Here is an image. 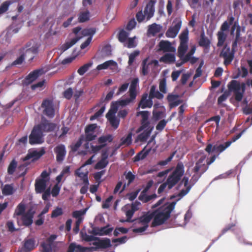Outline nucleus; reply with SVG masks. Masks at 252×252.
<instances>
[{
	"label": "nucleus",
	"instance_id": "obj_55",
	"mask_svg": "<svg viewBox=\"0 0 252 252\" xmlns=\"http://www.w3.org/2000/svg\"><path fill=\"white\" fill-rule=\"evenodd\" d=\"M129 86L128 83H125L123 84H122L119 88L117 92L116 93L117 95H119L121 94H123V93L125 92Z\"/></svg>",
	"mask_w": 252,
	"mask_h": 252
},
{
	"label": "nucleus",
	"instance_id": "obj_32",
	"mask_svg": "<svg viewBox=\"0 0 252 252\" xmlns=\"http://www.w3.org/2000/svg\"><path fill=\"white\" fill-rule=\"evenodd\" d=\"M174 53H173V54L166 53L160 58L159 61L161 62L166 63H174L176 60V57Z\"/></svg>",
	"mask_w": 252,
	"mask_h": 252
},
{
	"label": "nucleus",
	"instance_id": "obj_33",
	"mask_svg": "<svg viewBox=\"0 0 252 252\" xmlns=\"http://www.w3.org/2000/svg\"><path fill=\"white\" fill-rule=\"evenodd\" d=\"M125 176L126 179L127 180V183H125L123 186L120 192H122L125 188L132 183L135 178V176L131 171L125 172L124 174Z\"/></svg>",
	"mask_w": 252,
	"mask_h": 252
},
{
	"label": "nucleus",
	"instance_id": "obj_18",
	"mask_svg": "<svg viewBox=\"0 0 252 252\" xmlns=\"http://www.w3.org/2000/svg\"><path fill=\"white\" fill-rule=\"evenodd\" d=\"M54 151L56 155L57 161L60 163L62 162L66 154L65 146L63 144H59L55 147Z\"/></svg>",
	"mask_w": 252,
	"mask_h": 252
},
{
	"label": "nucleus",
	"instance_id": "obj_1",
	"mask_svg": "<svg viewBox=\"0 0 252 252\" xmlns=\"http://www.w3.org/2000/svg\"><path fill=\"white\" fill-rule=\"evenodd\" d=\"M176 204V201L165 204L154 213H148L135 220L134 224L136 228L133 229V232L139 234L144 232L148 228V224L153 217V226L162 224L169 218Z\"/></svg>",
	"mask_w": 252,
	"mask_h": 252
},
{
	"label": "nucleus",
	"instance_id": "obj_57",
	"mask_svg": "<svg viewBox=\"0 0 252 252\" xmlns=\"http://www.w3.org/2000/svg\"><path fill=\"white\" fill-rule=\"evenodd\" d=\"M159 89L161 93L163 94H165L166 93V79L165 78L162 79L160 81Z\"/></svg>",
	"mask_w": 252,
	"mask_h": 252
},
{
	"label": "nucleus",
	"instance_id": "obj_52",
	"mask_svg": "<svg viewBox=\"0 0 252 252\" xmlns=\"http://www.w3.org/2000/svg\"><path fill=\"white\" fill-rule=\"evenodd\" d=\"M112 231V228L103 227L99 230V232H94V233L95 235L98 234L100 235H108Z\"/></svg>",
	"mask_w": 252,
	"mask_h": 252
},
{
	"label": "nucleus",
	"instance_id": "obj_54",
	"mask_svg": "<svg viewBox=\"0 0 252 252\" xmlns=\"http://www.w3.org/2000/svg\"><path fill=\"white\" fill-rule=\"evenodd\" d=\"M17 166V162L15 160H13L10 163L8 167V173L9 174H13Z\"/></svg>",
	"mask_w": 252,
	"mask_h": 252
},
{
	"label": "nucleus",
	"instance_id": "obj_25",
	"mask_svg": "<svg viewBox=\"0 0 252 252\" xmlns=\"http://www.w3.org/2000/svg\"><path fill=\"white\" fill-rule=\"evenodd\" d=\"M25 210L26 206L23 202L19 204L15 210L14 213L13 214V218L16 219L18 225H20V217L26 213H25Z\"/></svg>",
	"mask_w": 252,
	"mask_h": 252
},
{
	"label": "nucleus",
	"instance_id": "obj_44",
	"mask_svg": "<svg viewBox=\"0 0 252 252\" xmlns=\"http://www.w3.org/2000/svg\"><path fill=\"white\" fill-rule=\"evenodd\" d=\"M131 142L132 133H129L126 136L123 137L121 138L120 146H128L131 143Z\"/></svg>",
	"mask_w": 252,
	"mask_h": 252
},
{
	"label": "nucleus",
	"instance_id": "obj_28",
	"mask_svg": "<svg viewBox=\"0 0 252 252\" xmlns=\"http://www.w3.org/2000/svg\"><path fill=\"white\" fill-rule=\"evenodd\" d=\"M180 96L178 94H169L167 96V100L169 103L170 108L178 106L182 101L179 99Z\"/></svg>",
	"mask_w": 252,
	"mask_h": 252
},
{
	"label": "nucleus",
	"instance_id": "obj_9",
	"mask_svg": "<svg viewBox=\"0 0 252 252\" xmlns=\"http://www.w3.org/2000/svg\"><path fill=\"white\" fill-rule=\"evenodd\" d=\"M227 87L229 91L234 93L236 100L241 101L245 91V84L236 80H232L228 84Z\"/></svg>",
	"mask_w": 252,
	"mask_h": 252
},
{
	"label": "nucleus",
	"instance_id": "obj_49",
	"mask_svg": "<svg viewBox=\"0 0 252 252\" xmlns=\"http://www.w3.org/2000/svg\"><path fill=\"white\" fill-rule=\"evenodd\" d=\"M108 164V161L105 160V158L101 159L95 165V169H101L105 168Z\"/></svg>",
	"mask_w": 252,
	"mask_h": 252
},
{
	"label": "nucleus",
	"instance_id": "obj_4",
	"mask_svg": "<svg viewBox=\"0 0 252 252\" xmlns=\"http://www.w3.org/2000/svg\"><path fill=\"white\" fill-rule=\"evenodd\" d=\"M86 241H93L91 244L93 246L90 247H83L76 243L70 244L67 252H94L99 251L101 249H105L111 246V242L109 239L100 240L92 235L85 234L82 236Z\"/></svg>",
	"mask_w": 252,
	"mask_h": 252
},
{
	"label": "nucleus",
	"instance_id": "obj_27",
	"mask_svg": "<svg viewBox=\"0 0 252 252\" xmlns=\"http://www.w3.org/2000/svg\"><path fill=\"white\" fill-rule=\"evenodd\" d=\"M159 48L160 50L164 52H176V48L174 47L171 42L168 41L161 40L159 43Z\"/></svg>",
	"mask_w": 252,
	"mask_h": 252
},
{
	"label": "nucleus",
	"instance_id": "obj_48",
	"mask_svg": "<svg viewBox=\"0 0 252 252\" xmlns=\"http://www.w3.org/2000/svg\"><path fill=\"white\" fill-rule=\"evenodd\" d=\"M140 52L138 50H135L130 53L128 56V64L131 65L135 60V58L139 55Z\"/></svg>",
	"mask_w": 252,
	"mask_h": 252
},
{
	"label": "nucleus",
	"instance_id": "obj_19",
	"mask_svg": "<svg viewBox=\"0 0 252 252\" xmlns=\"http://www.w3.org/2000/svg\"><path fill=\"white\" fill-rule=\"evenodd\" d=\"M182 26V21L174 22V25L170 27L166 32V36L169 38H174L178 34Z\"/></svg>",
	"mask_w": 252,
	"mask_h": 252
},
{
	"label": "nucleus",
	"instance_id": "obj_59",
	"mask_svg": "<svg viewBox=\"0 0 252 252\" xmlns=\"http://www.w3.org/2000/svg\"><path fill=\"white\" fill-rule=\"evenodd\" d=\"M113 198V196H110L102 203V207L103 209H107L111 205V201Z\"/></svg>",
	"mask_w": 252,
	"mask_h": 252
},
{
	"label": "nucleus",
	"instance_id": "obj_17",
	"mask_svg": "<svg viewBox=\"0 0 252 252\" xmlns=\"http://www.w3.org/2000/svg\"><path fill=\"white\" fill-rule=\"evenodd\" d=\"M110 69L113 71H118V63L113 60H109L104 63L99 64L93 71H99L102 69Z\"/></svg>",
	"mask_w": 252,
	"mask_h": 252
},
{
	"label": "nucleus",
	"instance_id": "obj_7",
	"mask_svg": "<svg viewBox=\"0 0 252 252\" xmlns=\"http://www.w3.org/2000/svg\"><path fill=\"white\" fill-rule=\"evenodd\" d=\"M244 131L245 130H243L236 135L234 136L232 138L231 140L227 141L224 144H221L219 145H215L213 147L211 144H208L205 148V151L209 154H211L213 152H216L218 153V155H219L226 148L229 147L233 142H235L237 140L239 139L241 137Z\"/></svg>",
	"mask_w": 252,
	"mask_h": 252
},
{
	"label": "nucleus",
	"instance_id": "obj_5",
	"mask_svg": "<svg viewBox=\"0 0 252 252\" xmlns=\"http://www.w3.org/2000/svg\"><path fill=\"white\" fill-rule=\"evenodd\" d=\"M185 173L184 166L182 162H178L174 170L168 176L166 181L162 183L158 189L160 194L163 191H167L172 189L181 179Z\"/></svg>",
	"mask_w": 252,
	"mask_h": 252
},
{
	"label": "nucleus",
	"instance_id": "obj_8",
	"mask_svg": "<svg viewBox=\"0 0 252 252\" xmlns=\"http://www.w3.org/2000/svg\"><path fill=\"white\" fill-rule=\"evenodd\" d=\"M139 80L138 78H134L131 80L128 90L129 97L118 101L121 106L127 105L135 99L137 94V89L139 86Z\"/></svg>",
	"mask_w": 252,
	"mask_h": 252
},
{
	"label": "nucleus",
	"instance_id": "obj_24",
	"mask_svg": "<svg viewBox=\"0 0 252 252\" xmlns=\"http://www.w3.org/2000/svg\"><path fill=\"white\" fill-rule=\"evenodd\" d=\"M153 99L147 93L142 94L138 106L142 109L151 108L153 105Z\"/></svg>",
	"mask_w": 252,
	"mask_h": 252
},
{
	"label": "nucleus",
	"instance_id": "obj_64",
	"mask_svg": "<svg viewBox=\"0 0 252 252\" xmlns=\"http://www.w3.org/2000/svg\"><path fill=\"white\" fill-rule=\"evenodd\" d=\"M102 148V146L100 145H91V150L90 151V153L96 154Z\"/></svg>",
	"mask_w": 252,
	"mask_h": 252
},
{
	"label": "nucleus",
	"instance_id": "obj_42",
	"mask_svg": "<svg viewBox=\"0 0 252 252\" xmlns=\"http://www.w3.org/2000/svg\"><path fill=\"white\" fill-rule=\"evenodd\" d=\"M90 13L88 10L80 12L78 14V21L80 23L85 22L90 19Z\"/></svg>",
	"mask_w": 252,
	"mask_h": 252
},
{
	"label": "nucleus",
	"instance_id": "obj_30",
	"mask_svg": "<svg viewBox=\"0 0 252 252\" xmlns=\"http://www.w3.org/2000/svg\"><path fill=\"white\" fill-rule=\"evenodd\" d=\"M141 115L142 117L141 126H142L143 128L144 127H146V126H154L151 125L148 120L149 113L148 111H140L138 114V115Z\"/></svg>",
	"mask_w": 252,
	"mask_h": 252
},
{
	"label": "nucleus",
	"instance_id": "obj_43",
	"mask_svg": "<svg viewBox=\"0 0 252 252\" xmlns=\"http://www.w3.org/2000/svg\"><path fill=\"white\" fill-rule=\"evenodd\" d=\"M93 62L90 61L89 63L81 66L77 70L78 73L80 75H83L93 65Z\"/></svg>",
	"mask_w": 252,
	"mask_h": 252
},
{
	"label": "nucleus",
	"instance_id": "obj_14",
	"mask_svg": "<svg viewBox=\"0 0 252 252\" xmlns=\"http://www.w3.org/2000/svg\"><path fill=\"white\" fill-rule=\"evenodd\" d=\"M235 51L230 49L227 45H225L222 49L220 56L224 59L223 63L227 66L230 64L234 58Z\"/></svg>",
	"mask_w": 252,
	"mask_h": 252
},
{
	"label": "nucleus",
	"instance_id": "obj_37",
	"mask_svg": "<svg viewBox=\"0 0 252 252\" xmlns=\"http://www.w3.org/2000/svg\"><path fill=\"white\" fill-rule=\"evenodd\" d=\"M35 247V241L33 239H28L25 240L24 249L26 252H29Z\"/></svg>",
	"mask_w": 252,
	"mask_h": 252
},
{
	"label": "nucleus",
	"instance_id": "obj_60",
	"mask_svg": "<svg viewBox=\"0 0 252 252\" xmlns=\"http://www.w3.org/2000/svg\"><path fill=\"white\" fill-rule=\"evenodd\" d=\"M210 43V41L208 38L204 36H201L199 41V44L200 46L207 47L209 46Z\"/></svg>",
	"mask_w": 252,
	"mask_h": 252
},
{
	"label": "nucleus",
	"instance_id": "obj_36",
	"mask_svg": "<svg viewBox=\"0 0 252 252\" xmlns=\"http://www.w3.org/2000/svg\"><path fill=\"white\" fill-rule=\"evenodd\" d=\"M82 166L75 171V175L79 177L84 183L89 184V180L88 178V172H85L82 171Z\"/></svg>",
	"mask_w": 252,
	"mask_h": 252
},
{
	"label": "nucleus",
	"instance_id": "obj_22",
	"mask_svg": "<svg viewBox=\"0 0 252 252\" xmlns=\"http://www.w3.org/2000/svg\"><path fill=\"white\" fill-rule=\"evenodd\" d=\"M154 129V126H146V127H142L140 126L138 129V132L143 131L141 133L139 134L137 138V140L141 142H145L150 135L152 131Z\"/></svg>",
	"mask_w": 252,
	"mask_h": 252
},
{
	"label": "nucleus",
	"instance_id": "obj_13",
	"mask_svg": "<svg viewBox=\"0 0 252 252\" xmlns=\"http://www.w3.org/2000/svg\"><path fill=\"white\" fill-rule=\"evenodd\" d=\"M158 65V62L157 60H151L148 57L142 61L140 72L143 75H146L150 72L151 68L153 67H156Z\"/></svg>",
	"mask_w": 252,
	"mask_h": 252
},
{
	"label": "nucleus",
	"instance_id": "obj_20",
	"mask_svg": "<svg viewBox=\"0 0 252 252\" xmlns=\"http://www.w3.org/2000/svg\"><path fill=\"white\" fill-rule=\"evenodd\" d=\"M39 126L38 128L43 132H49L53 131L56 128V125L53 123H50L48 120L44 117L42 118L41 122L40 124L36 126Z\"/></svg>",
	"mask_w": 252,
	"mask_h": 252
},
{
	"label": "nucleus",
	"instance_id": "obj_15",
	"mask_svg": "<svg viewBox=\"0 0 252 252\" xmlns=\"http://www.w3.org/2000/svg\"><path fill=\"white\" fill-rule=\"evenodd\" d=\"M43 108V113L50 118H52L55 115V110L53 101L48 99L44 100L41 105Z\"/></svg>",
	"mask_w": 252,
	"mask_h": 252
},
{
	"label": "nucleus",
	"instance_id": "obj_10",
	"mask_svg": "<svg viewBox=\"0 0 252 252\" xmlns=\"http://www.w3.org/2000/svg\"><path fill=\"white\" fill-rule=\"evenodd\" d=\"M155 3V1L150 0L147 4L144 10V13L142 11H140L136 14V19L139 22H143L145 19H146V21H148L154 16Z\"/></svg>",
	"mask_w": 252,
	"mask_h": 252
},
{
	"label": "nucleus",
	"instance_id": "obj_34",
	"mask_svg": "<svg viewBox=\"0 0 252 252\" xmlns=\"http://www.w3.org/2000/svg\"><path fill=\"white\" fill-rule=\"evenodd\" d=\"M123 210L125 212L126 215L127 217L126 221L127 222L132 221L131 220V219L135 212L133 210L131 207L130 206V204L126 205L123 208Z\"/></svg>",
	"mask_w": 252,
	"mask_h": 252
},
{
	"label": "nucleus",
	"instance_id": "obj_12",
	"mask_svg": "<svg viewBox=\"0 0 252 252\" xmlns=\"http://www.w3.org/2000/svg\"><path fill=\"white\" fill-rule=\"evenodd\" d=\"M38 127L35 126L30 135L29 143L31 145L40 144L44 142V135Z\"/></svg>",
	"mask_w": 252,
	"mask_h": 252
},
{
	"label": "nucleus",
	"instance_id": "obj_53",
	"mask_svg": "<svg viewBox=\"0 0 252 252\" xmlns=\"http://www.w3.org/2000/svg\"><path fill=\"white\" fill-rule=\"evenodd\" d=\"M41 246L43 249V251L44 252H52L53 245L49 243H47L46 241L45 242H43L41 244Z\"/></svg>",
	"mask_w": 252,
	"mask_h": 252
},
{
	"label": "nucleus",
	"instance_id": "obj_39",
	"mask_svg": "<svg viewBox=\"0 0 252 252\" xmlns=\"http://www.w3.org/2000/svg\"><path fill=\"white\" fill-rule=\"evenodd\" d=\"M165 116L166 114L164 110H153V118L155 121H157L162 118H165Z\"/></svg>",
	"mask_w": 252,
	"mask_h": 252
},
{
	"label": "nucleus",
	"instance_id": "obj_40",
	"mask_svg": "<svg viewBox=\"0 0 252 252\" xmlns=\"http://www.w3.org/2000/svg\"><path fill=\"white\" fill-rule=\"evenodd\" d=\"M162 27L160 25L156 23L153 24L149 26L148 28V32L155 35L156 33L160 32Z\"/></svg>",
	"mask_w": 252,
	"mask_h": 252
},
{
	"label": "nucleus",
	"instance_id": "obj_47",
	"mask_svg": "<svg viewBox=\"0 0 252 252\" xmlns=\"http://www.w3.org/2000/svg\"><path fill=\"white\" fill-rule=\"evenodd\" d=\"M129 33L124 30H122L120 32L119 34V39L120 41L123 43H125L128 38V36Z\"/></svg>",
	"mask_w": 252,
	"mask_h": 252
},
{
	"label": "nucleus",
	"instance_id": "obj_58",
	"mask_svg": "<svg viewBox=\"0 0 252 252\" xmlns=\"http://www.w3.org/2000/svg\"><path fill=\"white\" fill-rule=\"evenodd\" d=\"M229 93L225 92L222 94H221L218 99V103L219 105H221L222 102L225 101L229 96Z\"/></svg>",
	"mask_w": 252,
	"mask_h": 252
},
{
	"label": "nucleus",
	"instance_id": "obj_63",
	"mask_svg": "<svg viewBox=\"0 0 252 252\" xmlns=\"http://www.w3.org/2000/svg\"><path fill=\"white\" fill-rule=\"evenodd\" d=\"M174 156V154H172L168 158H167L165 160L159 161L158 163V165H159L160 166H165V165H167L168 163V162H169L172 159Z\"/></svg>",
	"mask_w": 252,
	"mask_h": 252
},
{
	"label": "nucleus",
	"instance_id": "obj_6",
	"mask_svg": "<svg viewBox=\"0 0 252 252\" xmlns=\"http://www.w3.org/2000/svg\"><path fill=\"white\" fill-rule=\"evenodd\" d=\"M40 46V42L39 40H32L29 42L25 47L21 49L20 56L13 62L12 64H21L23 62L25 58H28L29 60H32L34 55L38 52V49Z\"/></svg>",
	"mask_w": 252,
	"mask_h": 252
},
{
	"label": "nucleus",
	"instance_id": "obj_3",
	"mask_svg": "<svg viewBox=\"0 0 252 252\" xmlns=\"http://www.w3.org/2000/svg\"><path fill=\"white\" fill-rule=\"evenodd\" d=\"M180 45L178 48L177 56L181 60V62H177L176 66L180 67L183 64L189 62L191 64L195 63L198 58L193 56L196 50L195 46H191L189 52L186 55L188 49L189 31L187 29L182 32L179 36Z\"/></svg>",
	"mask_w": 252,
	"mask_h": 252
},
{
	"label": "nucleus",
	"instance_id": "obj_21",
	"mask_svg": "<svg viewBox=\"0 0 252 252\" xmlns=\"http://www.w3.org/2000/svg\"><path fill=\"white\" fill-rule=\"evenodd\" d=\"M95 32V29L94 28L86 29L82 31L81 32L83 35L89 36L87 39L81 45V48L82 49H85L90 44Z\"/></svg>",
	"mask_w": 252,
	"mask_h": 252
},
{
	"label": "nucleus",
	"instance_id": "obj_56",
	"mask_svg": "<svg viewBox=\"0 0 252 252\" xmlns=\"http://www.w3.org/2000/svg\"><path fill=\"white\" fill-rule=\"evenodd\" d=\"M168 122V121H166L164 119L160 121L156 126V129L159 131H162Z\"/></svg>",
	"mask_w": 252,
	"mask_h": 252
},
{
	"label": "nucleus",
	"instance_id": "obj_11",
	"mask_svg": "<svg viewBox=\"0 0 252 252\" xmlns=\"http://www.w3.org/2000/svg\"><path fill=\"white\" fill-rule=\"evenodd\" d=\"M119 105H120L118 103V101L115 102V103H113L106 116V117L109 121L111 126L115 129L118 128L120 124V120L115 116Z\"/></svg>",
	"mask_w": 252,
	"mask_h": 252
},
{
	"label": "nucleus",
	"instance_id": "obj_45",
	"mask_svg": "<svg viewBox=\"0 0 252 252\" xmlns=\"http://www.w3.org/2000/svg\"><path fill=\"white\" fill-rule=\"evenodd\" d=\"M2 193L4 195H11L13 193V188L11 185H5L1 189Z\"/></svg>",
	"mask_w": 252,
	"mask_h": 252
},
{
	"label": "nucleus",
	"instance_id": "obj_38",
	"mask_svg": "<svg viewBox=\"0 0 252 252\" xmlns=\"http://www.w3.org/2000/svg\"><path fill=\"white\" fill-rule=\"evenodd\" d=\"M113 138L112 135L108 134L107 135L102 136L98 139V142L102 148L106 146L107 142H110L112 141Z\"/></svg>",
	"mask_w": 252,
	"mask_h": 252
},
{
	"label": "nucleus",
	"instance_id": "obj_50",
	"mask_svg": "<svg viewBox=\"0 0 252 252\" xmlns=\"http://www.w3.org/2000/svg\"><path fill=\"white\" fill-rule=\"evenodd\" d=\"M135 36L132 38H128L126 41L124 43V46L128 48L135 47L136 45L135 41Z\"/></svg>",
	"mask_w": 252,
	"mask_h": 252
},
{
	"label": "nucleus",
	"instance_id": "obj_23",
	"mask_svg": "<svg viewBox=\"0 0 252 252\" xmlns=\"http://www.w3.org/2000/svg\"><path fill=\"white\" fill-rule=\"evenodd\" d=\"M45 154V151L43 149L39 150H33L30 151L26 157L24 158V161H27L32 159V161L35 160L40 158Z\"/></svg>",
	"mask_w": 252,
	"mask_h": 252
},
{
	"label": "nucleus",
	"instance_id": "obj_16",
	"mask_svg": "<svg viewBox=\"0 0 252 252\" xmlns=\"http://www.w3.org/2000/svg\"><path fill=\"white\" fill-rule=\"evenodd\" d=\"M81 30V28L79 27H77L73 29V32L76 36L70 41L66 42L62 46V50L63 51H65L72 47L82 38V36H80L78 35Z\"/></svg>",
	"mask_w": 252,
	"mask_h": 252
},
{
	"label": "nucleus",
	"instance_id": "obj_35",
	"mask_svg": "<svg viewBox=\"0 0 252 252\" xmlns=\"http://www.w3.org/2000/svg\"><path fill=\"white\" fill-rule=\"evenodd\" d=\"M149 95L152 99L155 97L161 99L163 97V94L158 91L156 90V87L154 85L151 87Z\"/></svg>",
	"mask_w": 252,
	"mask_h": 252
},
{
	"label": "nucleus",
	"instance_id": "obj_41",
	"mask_svg": "<svg viewBox=\"0 0 252 252\" xmlns=\"http://www.w3.org/2000/svg\"><path fill=\"white\" fill-rule=\"evenodd\" d=\"M218 42L217 43L218 47L222 46L226 39L227 35L224 32H223L222 31H219L217 33Z\"/></svg>",
	"mask_w": 252,
	"mask_h": 252
},
{
	"label": "nucleus",
	"instance_id": "obj_51",
	"mask_svg": "<svg viewBox=\"0 0 252 252\" xmlns=\"http://www.w3.org/2000/svg\"><path fill=\"white\" fill-rule=\"evenodd\" d=\"M105 110V106H102L98 111L95 113L93 116L91 117L90 120L93 121L101 117L104 113Z\"/></svg>",
	"mask_w": 252,
	"mask_h": 252
},
{
	"label": "nucleus",
	"instance_id": "obj_46",
	"mask_svg": "<svg viewBox=\"0 0 252 252\" xmlns=\"http://www.w3.org/2000/svg\"><path fill=\"white\" fill-rule=\"evenodd\" d=\"M15 0H7L4 1L0 6V15L6 12L10 5L15 2Z\"/></svg>",
	"mask_w": 252,
	"mask_h": 252
},
{
	"label": "nucleus",
	"instance_id": "obj_61",
	"mask_svg": "<svg viewBox=\"0 0 252 252\" xmlns=\"http://www.w3.org/2000/svg\"><path fill=\"white\" fill-rule=\"evenodd\" d=\"M148 153L147 152H144L143 153V152H141L139 153H138L135 157H134V161H137L146 158V157L147 156Z\"/></svg>",
	"mask_w": 252,
	"mask_h": 252
},
{
	"label": "nucleus",
	"instance_id": "obj_26",
	"mask_svg": "<svg viewBox=\"0 0 252 252\" xmlns=\"http://www.w3.org/2000/svg\"><path fill=\"white\" fill-rule=\"evenodd\" d=\"M33 214L30 212L24 214L22 216L20 217V225L29 226L32 225L33 222Z\"/></svg>",
	"mask_w": 252,
	"mask_h": 252
},
{
	"label": "nucleus",
	"instance_id": "obj_62",
	"mask_svg": "<svg viewBox=\"0 0 252 252\" xmlns=\"http://www.w3.org/2000/svg\"><path fill=\"white\" fill-rule=\"evenodd\" d=\"M63 214L62 209L61 208H57L55 210H54L52 212L51 217L52 218H56L59 216H61Z\"/></svg>",
	"mask_w": 252,
	"mask_h": 252
},
{
	"label": "nucleus",
	"instance_id": "obj_31",
	"mask_svg": "<svg viewBox=\"0 0 252 252\" xmlns=\"http://www.w3.org/2000/svg\"><path fill=\"white\" fill-rule=\"evenodd\" d=\"M47 182H48L44 180L37 179L35 183L36 192L37 193H42L45 190H46Z\"/></svg>",
	"mask_w": 252,
	"mask_h": 252
},
{
	"label": "nucleus",
	"instance_id": "obj_2",
	"mask_svg": "<svg viewBox=\"0 0 252 252\" xmlns=\"http://www.w3.org/2000/svg\"><path fill=\"white\" fill-rule=\"evenodd\" d=\"M206 157L205 155L201 156L196 162L191 170V178L190 182L189 178L184 177L178 185L177 189L179 190V192L171 197V199L175 198L177 201L180 200L190 191L192 187L198 181L202 175L208 169V166L206 164Z\"/></svg>",
	"mask_w": 252,
	"mask_h": 252
},
{
	"label": "nucleus",
	"instance_id": "obj_29",
	"mask_svg": "<svg viewBox=\"0 0 252 252\" xmlns=\"http://www.w3.org/2000/svg\"><path fill=\"white\" fill-rule=\"evenodd\" d=\"M42 69L34 70L30 73L26 78L25 83L30 84L36 80L42 73Z\"/></svg>",
	"mask_w": 252,
	"mask_h": 252
}]
</instances>
